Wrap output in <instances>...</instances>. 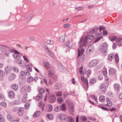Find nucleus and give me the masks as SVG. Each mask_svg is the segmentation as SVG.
<instances>
[{
	"instance_id": "f257e3e1",
	"label": "nucleus",
	"mask_w": 122,
	"mask_h": 122,
	"mask_svg": "<svg viewBox=\"0 0 122 122\" xmlns=\"http://www.w3.org/2000/svg\"><path fill=\"white\" fill-rule=\"evenodd\" d=\"M98 29V27L93 29L89 31V33L91 34H92V35H88L85 38L82 42V41L83 38L82 37H81L79 42V44L82 42L84 44L83 46H86L87 43L86 41L88 39H89L91 40H92L94 38L95 40L94 41V43H96L98 42L102 38V37L101 36V35L102 34V33H101L100 34L99 33H97V31Z\"/></svg>"
},
{
	"instance_id": "f03ea898",
	"label": "nucleus",
	"mask_w": 122,
	"mask_h": 122,
	"mask_svg": "<svg viewBox=\"0 0 122 122\" xmlns=\"http://www.w3.org/2000/svg\"><path fill=\"white\" fill-rule=\"evenodd\" d=\"M4 55L5 56H9V53L10 52L14 53H15L19 54V52H18L17 50L14 49H11L9 47L7 48V49L4 52Z\"/></svg>"
},
{
	"instance_id": "7ed1b4c3",
	"label": "nucleus",
	"mask_w": 122,
	"mask_h": 122,
	"mask_svg": "<svg viewBox=\"0 0 122 122\" xmlns=\"http://www.w3.org/2000/svg\"><path fill=\"white\" fill-rule=\"evenodd\" d=\"M107 48V44H101L99 48V51L102 53L104 56L106 55V52Z\"/></svg>"
},
{
	"instance_id": "20e7f679",
	"label": "nucleus",
	"mask_w": 122,
	"mask_h": 122,
	"mask_svg": "<svg viewBox=\"0 0 122 122\" xmlns=\"http://www.w3.org/2000/svg\"><path fill=\"white\" fill-rule=\"evenodd\" d=\"M81 45H80L79 47L80 48H82L81 50L79 49L78 50V54L77 56V58H78L80 56H81L82 54L84 52V49L86 48V46H83L84 44L82 43L81 42Z\"/></svg>"
},
{
	"instance_id": "39448f33",
	"label": "nucleus",
	"mask_w": 122,
	"mask_h": 122,
	"mask_svg": "<svg viewBox=\"0 0 122 122\" xmlns=\"http://www.w3.org/2000/svg\"><path fill=\"white\" fill-rule=\"evenodd\" d=\"M105 27L103 26H100L99 27V30L100 32H97V33H99L100 34V33H102V34H103L104 35H107V31L106 30H105ZM102 35V34L101 35V36L102 37V36H101Z\"/></svg>"
},
{
	"instance_id": "423d86ee",
	"label": "nucleus",
	"mask_w": 122,
	"mask_h": 122,
	"mask_svg": "<svg viewBox=\"0 0 122 122\" xmlns=\"http://www.w3.org/2000/svg\"><path fill=\"white\" fill-rule=\"evenodd\" d=\"M98 62V61L97 60H93L89 63V66L90 67H93L96 66Z\"/></svg>"
},
{
	"instance_id": "0eeeda50",
	"label": "nucleus",
	"mask_w": 122,
	"mask_h": 122,
	"mask_svg": "<svg viewBox=\"0 0 122 122\" xmlns=\"http://www.w3.org/2000/svg\"><path fill=\"white\" fill-rule=\"evenodd\" d=\"M67 103L68 104L69 110L71 112H73L74 110V105L73 103L68 101H67Z\"/></svg>"
},
{
	"instance_id": "6e6552de",
	"label": "nucleus",
	"mask_w": 122,
	"mask_h": 122,
	"mask_svg": "<svg viewBox=\"0 0 122 122\" xmlns=\"http://www.w3.org/2000/svg\"><path fill=\"white\" fill-rule=\"evenodd\" d=\"M48 74L49 76L52 77L53 78H55L56 75L55 74V72L52 69L49 70L48 71Z\"/></svg>"
},
{
	"instance_id": "1a4fd4ad",
	"label": "nucleus",
	"mask_w": 122,
	"mask_h": 122,
	"mask_svg": "<svg viewBox=\"0 0 122 122\" xmlns=\"http://www.w3.org/2000/svg\"><path fill=\"white\" fill-rule=\"evenodd\" d=\"M86 75V73L85 72H83V76H81V79L82 81L83 82V83L84 85H86V86L88 84V81L87 79L85 78L84 77V75Z\"/></svg>"
},
{
	"instance_id": "9d476101",
	"label": "nucleus",
	"mask_w": 122,
	"mask_h": 122,
	"mask_svg": "<svg viewBox=\"0 0 122 122\" xmlns=\"http://www.w3.org/2000/svg\"><path fill=\"white\" fill-rule=\"evenodd\" d=\"M94 50V47L93 46L90 45L89 46L87 50V52L88 54L91 53Z\"/></svg>"
},
{
	"instance_id": "9b49d317",
	"label": "nucleus",
	"mask_w": 122,
	"mask_h": 122,
	"mask_svg": "<svg viewBox=\"0 0 122 122\" xmlns=\"http://www.w3.org/2000/svg\"><path fill=\"white\" fill-rule=\"evenodd\" d=\"M24 112V108L23 107H20L19 108L17 113L19 116H22Z\"/></svg>"
},
{
	"instance_id": "f8f14e48",
	"label": "nucleus",
	"mask_w": 122,
	"mask_h": 122,
	"mask_svg": "<svg viewBox=\"0 0 122 122\" xmlns=\"http://www.w3.org/2000/svg\"><path fill=\"white\" fill-rule=\"evenodd\" d=\"M45 50L46 51L51 57H53L54 56V55L53 53L48 48L46 47V49Z\"/></svg>"
},
{
	"instance_id": "ddd939ff",
	"label": "nucleus",
	"mask_w": 122,
	"mask_h": 122,
	"mask_svg": "<svg viewBox=\"0 0 122 122\" xmlns=\"http://www.w3.org/2000/svg\"><path fill=\"white\" fill-rule=\"evenodd\" d=\"M8 47L6 46L0 44V51L1 52H4L5 51L7 48Z\"/></svg>"
},
{
	"instance_id": "4468645a",
	"label": "nucleus",
	"mask_w": 122,
	"mask_h": 122,
	"mask_svg": "<svg viewBox=\"0 0 122 122\" xmlns=\"http://www.w3.org/2000/svg\"><path fill=\"white\" fill-rule=\"evenodd\" d=\"M60 118L61 122H66L67 119L66 116L64 114H62L60 115Z\"/></svg>"
},
{
	"instance_id": "2eb2a0df",
	"label": "nucleus",
	"mask_w": 122,
	"mask_h": 122,
	"mask_svg": "<svg viewBox=\"0 0 122 122\" xmlns=\"http://www.w3.org/2000/svg\"><path fill=\"white\" fill-rule=\"evenodd\" d=\"M43 65L45 68L49 69L51 68L50 64L49 63L47 62L44 61L43 62Z\"/></svg>"
},
{
	"instance_id": "dca6fc26",
	"label": "nucleus",
	"mask_w": 122,
	"mask_h": 122,
	"mask_svg": "<svg viewBox=\"0 0 122 122\" xmlns=\"http://www.w3.org/2000/svg\"><path fill=\"white\" fill-rule=\"evenodd\" d=\"M17 62L21 66L24 67L25 66V62L23 61H17Z\"/></svg>"
},
{
	"instance_id": "f3484780",
	"label": "nucleus",
	"mask_w": 122,
	"mask_h": 122,
	"mask_svg": "<svg viewBox=\"0 0 122 122\" xmlns=\"http://www.w3.org/2000/svg\"><path fill=\"white\" fill-rule=\"evenodd\" d=\"M117 44L119 46H121L122 45V39L120 38H118L116 40Z\"/></svg>"
},
{
	"instance_id": "a211bd4d",
	"label": "nucleus",
	"mask_w": 122,
	"mask_h": 122,
	"mask_svg": "<svg viewBox=\"0 0 122 122\" xmlns=\"http://www.w3.org/2000/svg\"><path fill=\"white\" fill-rule=\"evenodd\" d=\"M5 71L7 74L9 73L11 71V69L10 66H7L4 68Z\"/></svg>"
},
{
	"instance_id": "6ab92c4d",
	"label": "nucleus",
	"mask_w": 122,
	"mask_h": 122,
	"mask_svg": "<svg viewBox=\"0 0 122 122\" xmlns=\"http://www.w3.org/2000/svg\"><path fill=\"white\" fill-rule=\"evenodd\" d=\"M57 67L58 69L60 71L63 70L65 69L62 64L60 63H58L57 64Z\"/></svg>"
},
{
	"instance_id": "aec40b11",
	"label": "nucleus",
	"mask_w": 122,
	"mask_h": 122,
	"mask_svg": "<svg viewBox=\"0 0 122 122\" xmlns=\"http://www.w3.org/2000/svg\"><path fill=\"white\" fill-rule=\"evenodd\" d=\"M116 71L115 70L112 68H111L109 70V75L111 76L112 75H114L115 74Z\"/></svg>"
},
{
	"instance_id": "412c9836",
	"label": "nucleus",
	"mask_w": 122,
	"mask_h": 122,
	"mask_svg": "<svg viewBox=\"0 0 122 122\" xmlns=\"http://www.w3.org/2000/svg\"><path fill=\"white\" fill-rule=\"evenodd\" d=\"M8 95L10 98H13L15 96V94L14 92L12 91H10L8 94Z\"/></svg>"
},
{
	"instance_id": "4be33fe9",
	"label": "nucleus",
	"mask_w": 122,
	"mask_h": 122,
	"mask_svg": "<svg viewBox=\"0 0 122 122\" xmlns=\"http://www.w3.org/2000/svg\"><path fill=\"white\" fill-rule=\"evenodd\" d=\"M55 96L54 95L51 96L49 98V100L51 102H54L56 100Z\"/></svg>"
},
{
	"instance_id": "5701e85b",
	"label": "nucleus",
	"mask_w": 122,
	"mask_h": 122,
	"mask_svg": "<svg viewBox=\"0 0 122 122\" xmlns=\"http://www.w3.org/2000/svg\"><path fill=\"white\" fill-rule=\"evenodd\" d=\"M15 77V74L13 73H11L10 74L9 77V79L10 80H13Z\"/></svg>"
},
{
	"instance_id": "b1692460",
	"label": "nucleus",
	"mask_w": 122,
	"mask_h": 122,
	"mask_svg": "<svg viewBox=\"0 0 122 122\" xmlns=\"http://www.w3.org/2000/svg\"><path fill=\"white\" fill-rule=\"evenodd\" d=\"M46 110L48 112L51 111L52 109V106L51 104H48L46 107Z\"/></svg>"
},
{
	"instance_id": "393cba45",
	"label": "nucleus",
	"mask_w": 122,
	"mask_h": 122,
	"mask_svg": "<svg viewBox=\"0 0 122 122\" xmlns=\"http://www.w3.org/2000/svg\"><path fill=\"white\" fill-rule=\"evenodd\" d=\"M42 97V95L41 94H39L36 96L35 97V100L37 101H38L41 100Z\"/></svg>"
},
{
	"instance_id": "a878e982",
	"label": "nucleus",
	"mask_w": 122,
	"mask_h": 122,
	"mask_svg": "<svg viewBox=\"0 0 122 122\" xmlns=\"http://www.w3.org/2000/svg\"><path fill=\"white\" fill-rule=\"evenodd\" d=\"M114 88L117 91L119 90L120 89V86L119 84H115L114 85Z\"/></svg>"
},
{
	"instance_id": "bb28decb",
	"label": "nucleus",
	"mask_w": 122,
	"mask_h": 122,
	"mask_svg": "<svg viewBox=\"0 0 122 122\" xmlns=\"http://www.w3.org/2000/svg\"><path fill=\"white\" fill-rule=\"evenodd\" d=\"M114 57V55L113 54H109L108 57V59L109 61H112Z\"/></svg>"
},
{
	"instance_id": "cd10ccee",
	"label": "nucleus",
	"mask_w": 122,
	"mask_h": 122,
	"mask_svg": "<svg viewBox=\"0 0 122 122\" xmlns=\"http://www.w3.org/2000/svg\"><path fill=\"white\" fill-rule=\"evenodd\" d=\"M41 112L40 111H37L35 112L33 115V116L34 117H37L40 115Z\"/></svg>"
},
{
	"instance_id": "c85d7f7f",
	"label": "nucleus",
	"mask_w": 122,
	"mask_h": 122,
	"mask_svg": "<svg viewBox=\"0 0 122 122\" xmlns=\"http://www.w3.org/2000/svg\"><path fill=\"white\" fill-rule=\"evenodd\" d=\"M100 88L104 92L106 90V87L103 84H102L100 85Z\"/></svg>"
},
{
	"instance_id": "c756f323",
	"label": "nucleus",
	"mask_w": 122,
	"mask_h": 122,
	"mask_svg": "<svg viewBox=\"0 0 122 122\" xmlns=\"http://www.w3.org/2000/svg\"><path fill=\"white\" fill-rule=\"evenodd\" d=\"M7 119L10 122H13L14 120L13 117L9 114L7 115Z\"/></svg>"
},
{
	"instance_id": "7c9ffc66",
	"label": "nucleus",
	"mask_w": 122,
	"mask_h": 122,
	"mask_svg": "<svg viewBox=\"0 0 122 122\" xmlns=\"http://www.w3.org/2000/svg\"><path fill=\"white\" fill-rule=\"evenodd\" d=\"M61 88L60 84L58 83H56L54 86L55 89L57 90H59Z\"/></svg>"
},
{
	"instance_id": "2f4dec72",
	"label": "nucleus",
	"mask_w": 122,
	"mask_h": 122,
	"mask_svg": "<svg viewBox=\"0 0 122 122\" xmlns=\"http://www.w3.org/2000/svg\"><path fill=\"white\" fill-rule=\"evenodd\" d=\"M29 76L30 75V73L28 71H27L25 73L23 71H21V72L20 75L21 76H23L24 75Z\"/></svg>"
},
{
	"instance_id": "473e14b6",
	"label": "nucleus",
	"mask_w": 122,
	"mask_h": 122,
	"mask_svg": "<svg viewBox=\"0 0 122 122\" xmlns=\"http://www.w3.org/2000/svg\"><path fill=\"white\" fill-rule=\"evenodd\" d=\"M12 70L14 72L16 73H18L19 71L18 67L15 66L13 67L12 68Z\"/></svg>"
},
{
	"instance_id": "72a5a7b5",
	"label": "nucleus",
	"mask_w": 122,
	"mask_h": 122,
	"mask_svg": "<svg viewBox=\"0 0 122 122\" xmlns=\"http://www.w3.org/2000/svg\"><path fill=\"white\" fill-rule=\"evenodd\" d=\"M57 101L58 103L60 104L64 102V100L62 97H59L57 99Z\"/></svg>"
},
{
	"instance_id": "f704fd0d",
	"label": "nucleus",
	"mask_w": 122,
	"mask_h": 122,
	"mask_svg": "<svg viewBox=\"0 0 122 122\" xmlns=\"http://www.w3.org/2000/svg\"><path fill=\"white\" fill-rule=\"evenodd\" d=\"M28 95V94H26V95H25L23 97L22 99V102H25L27 101V97L26 95Z\"/></svg>"
},
{
	"instance_id": "c9c22d12",
	"label": "nucleus",
	"mask_w": 122,
	"mask_h": 122,
	"mask_svg": "<svg viewBox=\"0 0 122 122\" xmlns=\"http://www.w3.org/2000/svg\"><path fill=\"white\" fill-rule=\"evenodd\" d=\"M19 54L15 53L13 55V57L16 59H19L20 58V56L18 55Z\"/></svg>"
},
{
	"instance_id": "e433bc0d",
	"label": "nucleus",
	"mask_w": 122,
	"mask_h": 122,
	"mask_svg": "<svg viewBox=\"0 0 122 122\" xmlns=\"http://www.w3.org/2000/svg\"><path fill=\"white\" fill-rule=\"evenodd\" d=\"M61 109V107L60 106H58L56 107L55 108V111L56 112H59L60 111Z\"/></svg>"
},
{
	"instance_id": "4c0bfd02",
	"label": "nucleus",
	"mask_w": 122,
	"mask_h": 122,
	"mask_svg": "<svg viewBox=\"0 0 122 122\" xmlns=\"http://www.w3.org/2000/svg\"><path fill=\"white\" fill-rule=\"evenodd\" d=\"M13 89L15 91L17 90L18 88V85L15 84H13L12 86Z\"/></svg>"
},
{
	"instance_id": "58836bf2",
	"label": "nucleus",
	"mask_w": 122,
	"mask_h": 122,
	"mask_svg": "<svg viewBox=\"0 0 122 122\" xmlns=\"http://www.w3.org/2000/svg\"><path fill=\"white\" fill-rule=\"evenodd\" d=\"M102 73L103 75L106 77L107 76V69L106 68H104L102 70Z\"/></svg>"
},
{
	"instance_id": "ea45409f",
	"label": "nucleus",
	"mask_w": 122,
	"mask_h": 122,
	"mask_svg": "<svg viewBox=\"0 0 122 122\" xmlns=\"http://www.w3.org/2000/svg\"><path fill=\"white\" fill-rule=\"evenodd\" d=\"M62 110L63 111H65L66 109V105L65 103H63L61 105Z\"/></svg>"
},
{
	"instance_id": "a19ab883",
	"label": "nucleus",
	"mask_w": 122,
	"mask_h": 122,
	"mask_svg": "<svg viewBox=\"0 0 122 122\" xmlns=\"http://www.w3.org/2000/svg\"><path fill=\"white\" fill-rule=\"evenodd\" d=\"M26 88L27 87H25V86L23 87L21 89V92L25 94V93L27 92L26 91Z\"/></svg>"
},
{
	"instance_id": "79ce46f5",
	"label": "nucleus",
	"mask_w": 122,
	"mask_h": 122,
	"mask_svg": "<svg viewBox=\"0 0 122 122\" xmlns=\"http://www.w3.org/2000/svg\"><path fill=\"white\" fill-rule=\"evenodd\" d=\"M5 121L4 117L3 115L0 114V122H4Z\"/></svg>"
},
{
	"instance_id": "37998d69",
	"label": "nucleus",
	"mask_w": 122,
	"mask_h": 122,
	"mask_svg": "<svg viewBox=\"0 0 122 122\" xmlns=\"http://www.w3.org/2000/svg\"><path fill=\"white\" fill-rule=\"evenodd\" d=\"M96 81V79L94 78H91L90 80V82L92 84H93L95 83Z\"/></svg>"
},
{
	"instance_id": "c03bdc74",
	"label": "nucleus",
	"mask_w": 122,
	"mask_h": 122,
	"mask_svg": "<svg viewBox=\"0 0 122 122\" xmlns=\"http://www.w3.org/2000/svg\"><path fill=\"white\" fill-rule=\"evenodd\" d=\"M115 58L116 62L117 63L119 61V57L117 53L115 55Z\"/></svg>"
},
{
	"instance_id": "a18cd8bd",
	"label": "nucleus",
	"mask_w": 122,
	"mask_h": 122,
	"mask_svg": "<svg viewBox=\"0 0 122 122\" xmlns=\"http://www.w3.org/2000/svg\"><path fill=\"white\" fill-rule=\"evenodd\" d=\"M80 119L81 121H85L87 120V117L84 116H81L80 117Z\"/></svg>"
},
{
	"instance_id": "49530a36",
	"label": "nucleus",
	"mask_w": 122,
	"mask_h": 122,
	"mask_svg": "<svg viewBox=\"0 0 122 122\" xmlns=\"http://www.w3.org/2000/svg\"><path fill=\"white\" fill-rule=\"evenodd\" d=\"M34 78L32 76H30L27 78V81L28 82H30L33 81Z\"/></svg>"
},
{
	"instance_id": "de8ad7c7",
	"label": "nucleus",
	"mask_w": 122,
	"mask_h": 122,
	"mask_svg": "<svg viewBox=\"0 0 122 122\" xmlns=\"http://www.w3.org/2000/svg\"><path fill=\"white\" fill-rule=\"evenodd\" d=\"M62 94V92L61 91H58L56 92V96L58 97L61 96Z\"/></svg>"
},
{
	"instance_id": "09e8293b",
	"label": "nucleus",
	"mask_w": 122,
	"mask_h": 122,
	"mask_svg": "<svg viewBox=\"0 0 122 122\" xmlns=\"http://www.w3.org/2000/svg\"><path fill=\"white\" fill-rule=\"evenodd\" d=\"M39 92L40 93V94H42L44 92L45 90L43 88H41L39 90Z\"/></svg>"
},
{
	"instance_id": "8fccbe9b",
	"label": "nucleus",
	"mask_w": 122,
	"mask_h": 122,
	"mask_svg": "<svg viewBox=\"0 0 122 122\" xmlns=\"http://www.w3.org/2000/svg\"><path fill=\"white\" fill-rule=\"evenodd\" d=\"M65 40V36L63 35L61 36L60 38V41L63 42Z\"/></svg>"
},
{
	"instance_id": "3c124183",
	"label": "nucleus",
	"mask_w": 122,
	"mask_h": 122,
	"mask_svg": "<svg viewBox=\"0 0 122 122\" xmlns=\"http://www.w3.org/2000/svg\"><path fill=\"white\" fill-rule=\"evenodd\" d=\"M116 38L117 37H110L109 38V39L110 41H113L116 40Z\"/></svg>"
},
{
	"instance_id": "603ef678",
	"label": "nucleus",
	"mask_w": 122,
	"mask_h": 122,
	"mask_svg": "<svg viewBox=\"0 0 122 122\" xmlns=\"http://www.w3.org/2000/svg\"><path fill=\"white\" fill-rule=\"evenodd\" d=\"M30 106V104L29 103H25V105L24 108L25 109H27Z\"/></svg>"
},
{
	"instance_id": "864d4df0",
	"label": "nucleus",
	"mask_w": 122,
	"mask_h": 122,
	"mask_svg": "<svg viewBox=\"0 0 122 122\" xmlns=\"http://www.w3.org/2000/svg\"><path fill=\"white\" fill-rule=\"evenodd\" d=\"M0 105L1 106L3 107L4 108H5L6 107L7 104L6 103L4 102H2L0 103Z\"/></svg>"
},
{
	"instance_id": "5fc2aeb1",
	"label": "nucleus",
	"mask_w": 122,
	"mask_h": 122,
	"mask_svg": "<svg viewBox=\"0 0 122 122\" xmlns=\"http://www.w3.org/2000/svg\"><path fill=\"white\" fill-rule=\"evenodd\" d=\"M112 105V103L109 99L107 98V106H110Z\"/></svg>"
},
{
	"instance_id": "6e6d98bb",
	"label": "nucleus",
	"mask_w": 122,
	"mask_h": 122,
	"mask_svg": "<svg viewBox=\"0 0 122 122\" xmlns=\"http://www.w3.org/2000/svg\"><path fill=\"white\" fill-rule=\"evenodd\" d=\"M105 98L103 96H102L99 97V100L101 102H103Z\"/></svg>"
},
{
	"instance_id": "4d7b16f0",
	"label": "nucleus",
	"mask_w": 122,
	"mask_h": 122,
	"mask_svg": "<svg viewBox=\"0 0 122 122\" xmlns=\"http://www.w3.org/2000/svg\"><path fill=\"white\" fill-rule=\"evenodd\" d=\"M25 87H27L26 88V90L27 92H30L31 90V87L30 86H25Z\"/></svg>"
},
{
	"instance_id": "13d9d810",
	"label": "nucleus",
	"mask_w": 122,
	"mask_h": 122,
	"mask_svg": "<svg viewBox=\"0 0 122 122\" xmlns=\"http://www.w3.org/2000/svg\"><path fill=\"white\" fill-rule=\"evenodd\" d=\"M33 16L32 14H29L27 17V19L28 20H30L33 17Z\"/></svg>"
},
{
	"instance_id": "bf43d9fd",
	"label": "nucleus",
	"mask_w": 122,
	"mask_h": 122,
	"mask_svg": "<svg viewBox=\"0 0 122 122\" xmlns=\"http://www.w3.org/2000/svg\"><path fill=\"white\" fill-rule=\"evenodd\" d=\"M5 72L2 70H0V75L3 77L5 76Z\"/></svg>"
},
{
	"instance_id": "052dcab7",
	"label": "nucleus",
	"mask_w": 122,
	"mask_h": 122,
	"mask_svg": "<svg viewBox=\"0 0 122 122\" xmlns=\"http://www.w3.org/2000/svg\"><path fill=\"white\" fill-rule=\"evenodd\" d=\"M70 26V25L68 23H66L64 25V27L65 28H68Z\"/></svg>"
},
{
	"instance_id": "680f3d73",
	"label": "nucleus",
	"mask_w": 122,
	"mask_h": 122,
	"mask_svg": "<svg viewBox=\"0 0 122 122\" xmlns=\"http://www.w3.org/2000/svg\"><path fill=\"white\" fill-rule=\"evenodd\" d=\"M46 116L48 119L50 120H51L53 119L52 116L50 114H47Z\"/></svg>"
},
{
	"instance_id": "e2e57ef3",
	"label": "nucleus",
	"mask_w": 122,
	"mask_h": 122,
	"mask_svg": "<svg viewBox=\"0 0 122 122\" xmlns=\"http://www.w3.org/2000/svg\"><path fill=\"white\" fill-rule=\"evenodd\" d=\"M13 122H20V119L18 118H16L13 121Z\"/></svg>"
},
{
	"instance_id": "0e129e2a",
	"label": "nucleus",
	"mask_w": 122,
	"mask_h": 122,
	"mask_svg": "<svg viewBox=\"0 0 122 122\" xmlns=\"http://www.w3.org/2000/svg\"><path fill=\"white\" fill-rule=\"evenodd\" d=\"M91 97L92 99H94L95 102H96L97 101V98L95 97V96L93 95H92L91 96Z\"/></svg>"
},
{
	"instance_id": "69168bd1",
	"label": "nucleus",
	"mask_w": 122,
	"mask_h": 122,
	"mask_svg": "<svg viewBox=\"0 0 122 122\" xmlns=\"http://www.w3.org/2000/svg\"><path fill=\"white\" fill-rule=\"evenodd\" d=\"M24 60L26 62V63H28V60L27 58L25 56H23Z\"/></svg>"
},
{
	"instance_id": "338daca9",
	"label": "nucleus",
	"mask_w": 122,
	"mask_h": 122,
	"mask_svg": "<svg viewBox=\"0 0 122 122\" xmlns=\"http://www.w3.org/2000/svg\"><path fill=\"white\" fill-rule=\"evenodd\" d=\"M86 73L87 77H89L91 73V70H87Z\"/></svg>"
},
{
	"instance_id": "774afa93",
	"label": "nucleus",
	"mask_w": 122,
	"mask_h": 122,
	"mask_svg": "<svg viewBox=\"0 0 122 122\" xmlns=\"http://www.w3.org/2000/svg\"><path fill=\"white\" fill-rule=\"evenodd\" d=\"M88 118L89 119L92 121H95L96 120V119L95 118L92 117H88Z\"/></svg>"
}]
</instances>
